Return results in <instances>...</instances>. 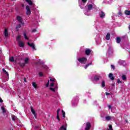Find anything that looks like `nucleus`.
Listing matches in <instances>:
<instances>
[{
	"instance_id": "nucleus-46",
	"label": "nucleus",
	"mask_w": 130,
	"mask_h": 130,
	"mask_svg": "<svg viewBox=\"0 0 130 130\" xmlns=\"http://www.w3.org/2000/svg\"><path fill=\"white\" fill-rule=\"evenodd\" d=\"M54 89H55V90H56V89H57V85H55V86H54Z\"/></svg>"
},
{
	"instance_id": "nucleus-48",
	"label": "nucleus",
	"mask_w": 130,
	"mask_h": 130,
	"mask_svg": "<svg viewBox=\"0 0 130 130\" xmlns=\"http://www.w3.org/2000/svg\"><path fill=\"white\" fill-rule=\"evenodd\" d=\"M23 80H24V82H25V83H27V80L26 79V78H24L23 79Z\"/></svg>"
},
{
	"instance_id": "nucleus-33",
	"label": "nucleus",
	"mask_w": 130,
	"mask_h": 130,
	"mask_svg": "<svg viewBox=\"0 0 130 130\" xmlns=\"http://www.w3.org/2000/svg\"><path fill=\"white\" fill-rule=\"evenodd\" d=\"M50 90L52 91V92H55V88H50Z\"/></svg>"
},
{
	"instance_id": "nucleus-6",
	"label": "nucleus",
	"mask_w": 130,
	"mask_h": 130,
	"mask_svg": "<svg viewBox=\"0 0 130 130\" xmlns=\"http://www.w3.org/2000/svg\"><path fill=\"white\" fill-rule=\"evenodd\" d=\"M17 20L20 23V24H22V25H24V23H23V21H22V17L20 16H18L17 17Z\"/></svg>"
},
{
	"instance_id": "nucleus-38",
	"label": "nucleus",
	"mask_w": 130,
	"mask_h": 130,
	"mask_svg": "<svg viewBox=\"0 0 130 130\" xmlns=\"http://www.w3.org/2000/svg\"><path fill=\"white\" fill-rule=\"evenodd\" d=\"M57 119L59 121L60 120V118H59V115H57Z\"/></svg>"
},
{
	"instance_id": "nucleus-45",
	"label": "nucleus",
	"mask_w": 130,
	"mask_h": 130,
	"mask_svg": "<svg viewBox=\"0 0 130 130\" xmlns=\"http://www.w3.org/2000/svg\"><path fill=\"white\" fill-rule=\"evenodd\" d=\"M2 71H3V73H6V72H7V71H6V70L5 69H3V70H2Z\"/></svg>"
},
{
	"instance_id": "nucleus-52",
	"label": "nucleus",
	"mask_w": 130,
	"mask_h": 130,
	"mask_svg": "<svg viewBox=\"0 0 130 130\" xmlns=\"http://www.w3.org/2000/svg\"><path fill=\"white\" fill-rule=\"evenodd\" d=\"M108 107L109 109H111V106L108 105Z\"/></svg>"
},
{
	"instance_id": "nucleus-20",
	"label": "nucleus",
	"mask_w": 130,
	"mask_h": 130,
	"mask_svg": "<svg viewBox=\"0 0 130 130\" xmlns=\"http://www.w3.org/2000/svg\"><path fill=\"white\" fill-rule=\"evenodd\" d=\"M18 64H19V66H20V67H21V68H24V67H25V66H26L25 63L19 62Z\"/></svg>"
},
{
	"instance_id": "nucleus-8",
	"label": "nucleus",
	"mask_w": 130,
	"mask_h": 130,
	"mask_svg": "<svg viewBox=\"0 0 130 130\" xmlns=\"http://www.w3.org/2000/svg\"><path fill=\"white\" fill-rule=\"evenodd\" d=\"M99 16L101 18H104L105 17V13H104V12L103 11H101L100 13H99Z\"/></svg>"
},
{
	"instance_id": "nucleus-34",
	"label": "nucleus",
	"mask_w": 130,
	"mask_h": 130,
	"mask_svg": "<svg viewBox=\"0 0 130 130\" xmlns=\"http://www.w3.org/2000/svg\"><path fill=\"white\" fill-rule=\"evenodd\" d=\"M59 111H60V109H58L57 110V115H59Z\"/></svg>"
},
{
	"instance_id": "nucleus-25",
	"label": "nucleus",
	"mask_w": 130,
	"mask_h": 130,
	"mask_svg": "<svg viewBox=\"0 0 130 130\" xmlns=\"http://www.w3.org/2000/svg\"><path fill=\"white\" fill-rule=\"evenodd\" d=\"M122 79L123 80V81H125V80H126V76L124 75H122Z\"/></svg>"
},
{
	"instance_id": "nucleus-3",
	"label": "nucleus",
	"mask_w": 130,
	"mask_h": 130,
	"mask_svg": "<svg viewBox=\"0 0 130 130\" xmlns=\"http://www.w3.org/2000/svg\"><path fill=\"white\" fill-rule=\"evenodd\" d=\"M30 111L34 115L35 118H37V114H36V111H35V110H34L33 107L32 106L30 107Z\"/></svg>"
},
{
	"instance_id": "nucleus-7",
	"label": "nucleus",
	"mask_w": 130,
	"mask_h": 130,
	"mask_svg": "<svg viewBox=\"0 0 130 130\" xmlns=\"http://www.w3.org/2000/svg\"><path fill=\"white\" fill-rule=\"evenodd\" d=\"M18 43L19 47H24V46H25L24 43L22 42V41H19V42H18Z\"/></svg>"
},
{
	"instance_id": "nucleus-35",
	"label": "nucleus",
	"mask_w": 130,
	"mask_h": 130,
	"mask_svg": "<svg viewBox=\"0 0 130 130\" xmlns=\"http://www.w3.org/2000/svg\"><path fill=\"white\" fill-rule=\"evenodd\" d=\"M12 120L15 121V119H16V116H15V115L12 116Z\"/></svg>"
},
{
	"instance_id": "nucleus-24",
	"label": "nucleus",
	"mask_w": 130,
	"mask_h": 130,
	"mask_svg": "<svg viewBox=\"0 0 130 130\" xmlns=\"http://www.w3.org/2000/svg\"><path fill=\"white\" fill-rule=\"evenodd\" d=\"M1 109H2V110L3 112V113H6V109L5 108V107H2Z\"/></svg>"
},
{
	"instance_id": "nucleus-21",
	"label": "nucleus",
	"mask_w": 130,
	"mask_h": 130,
	"mask_svg": "<svg viewBox=\"0 0 130 130\" xmlns=\"http://www.w3.org/2000/svg\"><path fill=\"white\" fill-rule=\"evenodd\" d=\"M117 43H120L121 42V39L120 37H117L116 39Z\"/></svg>"
},
{
	"instance_id": "nucleus-40",
	"label": "nucleus",
	"mask_w": 130,
	"mask_h": 130,
	"mask_svg": "<svg viewBox=\"0 0 130 130\" xmlns=\"http://www.w3.org/2000/svg\"><path fill=\"white\" fill-rule=\"evenodd\" d=\"M50 87H54V83H51L50 85Z\"/></svg>"
},
{
	"instance_id": "nucleus-27",
	"label": "nucleus",
	"mask_w": 130,
	"mask_h": 130,
	"mask_svg": "<svg viewBox=\"0 0 130 130\" xmlns=\"http://www.w3.org/2000/svg\"><path fill=\"white\" fill-rule=\"evenodd\" d=\"M102 87L103 88H104V87H105V81H103L102 82Z\"/></svg>"
},
{
	"instance_id": "nucleus-32",
	"label": "nucleus",
	"mask_w": 130,
	"mask_h": 130,
	"mask_svg": "<svg viewBox=\"0 0 130 130\" xmlns=\"http://www.w3.org/2000/svg\"><path fill=\"white\" fill-rule=\"evenodd\" d=\"M23 35L24 36L25 39H26V40H28L29 39L28 38V37H27V35H26V34L25 32L23 34Z\"/></svg>"
},
{
	"instance_id": "nucleus-29",
	"label": "nucleus",
	"mask_w": 130,
	"mask_h": 130,
	"mask_svg": "<svg viewBox=\"0 0 130 130\" xmlns=\"http://www.w3.org/2000/svg\"><path fill=\"white\" fill-rule=\"evenodd\" d=\"M32 86L35 88H37V84H36V82H32Z\"/></svg>"
},
{
	"instance_id": "nucleus-26",
	"label": "nucleus",
	"mask_w": 130,
	"mask_h": 130,
	"mask_svg": "<svg viewBox=\"0 0 130 130\" xmlns=\"http://www.w3.org/2000/svg\"><path fill=\"white\" fill-rule=\"evenodd\" d=\"M20 38H21V36H18L16 38V40L19 42V41H21V40H20Z\"/></svg>"
},
{
	"instance_id": "nucleus-31",
	"label": "nucleus",
	"mask_w": 130,
	"mask_h": 130,
	"mask_svg": "<svg viewBox=\"0 0 130 130\" xmlns=\"http://www.w3.org/2000/svg\"><path fill=\"white\" fill-rule=\"evenodd\" d=\"M107 130H113V128H112V125L109 124V129Z\"/></svg>"
},
{
	"instance_id": "nucleus-12",
	"label": "nucleus",
	"mask_w": 130,
	"mask_h": 130,
	"mask_svg": "<svg viewBox=\"0 0 130 130\" xmlns=\"http://www.w3.org/2000/svg\"><path fill=\"white\" fill-rule=\"evenodd\" d=\"M109 78H110L112 81L114 80V77H113V74L112 73H109Z\"/></svg>"
},
{
	"instance_id": "nucleus-55",
	"label": "nucleus",
	"mask_w": 130,
	"mask_h": 130,
	"mask_svg": "<svg viewBox=\"0 0 130 130\" xmlns=\"http://www.w3.org/2000/svg\"><path fill=\"white\" fill-rule=\"evenodd\" d=\"M110 47H109V50H110Z\"/></svg>"
},
{
	"instance_id": "nucleus-36",
	"label": "nucleus",
	"mask_w": 130,
	"mask_h": 130,
	"mask_svg": "<svg viewBox=\"0 0 130 130\" xmlns=\"http://www.w3.org/2000/svg\"><path fill=\"white\" fill-rule=\"evenodd\" d=\"M117 83H118V84H119V83H122V82H121V81H120V79H118V80H117Z\"/></svg>"
},
{
	"instance_id": "nucleus-17",
	"label": "nucleus",
	"mask_w": 130,
	"mask_h": 130,
	"mask_svg": "<svg viewBox=\"0 0 130 130\" xmlns=\"http://www.w3.org/2000/svg\"><path fill=\"white\" fill-rule=\"evenodd\" d=\"M106 40H109L110 39V34L108 32L106 36Z\"/></svg>"
},
{
	"instance_id": "nucleus-53",
	"label": "nucleus",
	"mask_w": 130,
	"mask_h": 130,
	"mask_svg": "<svg viewBox=\"0 0 130 130\" xmlns=\"http://www.w3.org/2000/svg\"><path fill=\"white\" fill-rule=\"evenodd\" d=\"M21 7H22V8H24V7H25V5L24 4H22Z\"/></svg>"
},
{
	"instance_id": "nucleus-39",
	"label": "nucleus",
	"mask_w": 130,
	"mask_h": 130,
	"mask_svg": "<svg viewBox=\"0 0 130 130\" xmlns=\"http://www.w3.org/2000/svg\"><path fill=\"white\" fill-rule=\"evenodd\" d=\"M111 67L112 69H113V70H115V67L114 65L111 64Z\"/></svg>"
},
{
	"instance_id": "nucleus-23",
	"label": "nucleus",
	"mask_w": 130,
	"mask_h": 130,
	"mask_svg": "<svg viewBox=\"0 0 130 130\" xmlns=\"http://www.w3.org/2000/svg\"><path fill=\"white\" fill-rule=\"evenodd\" d=\"M94 80L95 81H99V76L95 75L94 77Z\"/></svg>"
},
{
	"instance_id": "nucleus-9",
	"label": "nucleus",
	"mask_w": 130,
	"mask_h": 130,
	"mask_svg": "<svg viewBox=\"0 0 130 130\" xmlns=\"http://www.w3.org/2000/svg\"><path fill=\"white\" fill-rule=\"evenodd\" d=\"M86 55H90L91 53V50L90 49H87L85 51Z\"/></svg>"
},
{
	"instance_id": "nucleus-51",
	"label": "nucleus",
	"mask_w": 130,
	"mask_h": 130,
	"mask_svg": "<svg viewBox=\"0 0 130 130\" xmlns=\"http://www.w3.org/2000/svg\"><path fill=\"white\" fill-rule=\"evenodd\" d=\"M5 74H6V75H7V77H9V73L8 72H6Z\"/></svg>"
},
{
	"instance_id": "nucleus-4",
	"label": "nucleus",
	"mask_w": 130,
	"mask_h": 130,
	"mask_svg": "<svg viewBox=\"0 0 130 130\" xmlns=\"http://www.w3.org/2000/svg\"><path fill=\"white\" fill-rule=\"evenodd\" d=\"M91 126V123H90V122H87L86 124V127L84 130H90Z\"/></svg>"
},
{
	"instance_id": "nucleus-50",
	"label": "nucleus",
	"mask_w": 130,
	"mask_h": 130,
	"mask_svg": "<svg viewBox=\"0 0 130 130\" xmlns=\"http://www.w3.org/2000/svg\"><path fill=\"white\" fill-rule=\"evenodd\" d=\"M36 31H37L36 29H33V30H32V32H36Z\"/></svg>"
},
{
	"instance_id": "nucleus-37",
	"label": "nucleus",
	"mask_w": 130,
	"mask_h": 130,
	"mask_svg": "<svg viewBox=\"0 0 130 130\" xmlns=\"http://www.w3.org/2000/svg\"><path fill=\"white\" fill-rule=\"evenodd\" d=\"M39 75L40 77H43V73H42V72H40Z\"/></svg>"
},
{
	"instance_id": "nucleus-14",
	"label": "nucleus",
	"mask_w": 130,
	"mask_h": 130,
	"mask_svg": "<svg viewBox=\"0 0 130 130\" xmlns=\"http://www.w3.org/2000/svg\"><path fill=\"white\" fill-rule=\"evenodd\" d=\"M92 64H93V63L92 62L89 63L88 64H86L84 67V69L85 70H87V69L88 68V67H89V66H92Z\"/></svg>"
},
{
	"instance_id": "nucleus-43",
	"label": "nucleus",
	"mask_w": 130,
	"mask_h": 130,
	"mask_svg": "<svg viewBox=\"0 0 130 130\" xmlns=\"http://www.w3.org/2000/svg\"><path fill=\"white\" fill-rule=\"evenodd\" d=\"M49 86V81H48V83L46 85V87H48Z\"/></svg>"
},
{
	"instance_id": "nucleus-41",
	"label": "nucleus",
	"mask_w": 130,
	"mask_h": 130,
	"mask_svg": "<svg viewBox=\"0 0 130 130\" xmlns=\"http://www.w3.org/2000/svg\"><path fill=\"white\" fill-rule=\"evenodd\" d=\"M82 2L83 4H86V3H87V0H82Z\"/></svg>"
},
{
	"instance_id": "nucleus-49",
	"label": "nucleus",
	"mask_w": 130,
	"mask_h": 130,
	"mask_svg": "<svg viewBox=\"0 0 130 130\" xmlns=\"http://www.w3.org/2000/svg\"><path fill=\"white\" fill-rule=\"evenodd\" d=\"M125 121L126 123H128V121L127 120V119H125Z\"/></svg>"
},
{
	"instance_id": "nucleus-11",
	"label": "nucleus",
	"mask_w": 130,
	"mask_h": 130,
	"mask_svg": "<svg viewBox=\"0 0 130 130\" xmlns=\"http://www.w3.org/2000/svg\"><path fill=\"white\" fill-rule=\"evenodd\" d=\"M25 2L27 3L29 6H33V2H32V0H25Z\"/></svg>"
},
{
	"instance_id": "nucleus-10",
	"label": "nucleus",
	"mask_w": 130,
	"mask_h": 130,
	"mask_svg": "<svg viewBox=\"0 0 130 130\" xmlns=\"http://www.w3.org/2000/svg\"><path fill=\"white\" fill-rule=\"evenodd\" d=\"M4 35L5 37L9 36V32H8V28H5L4 30Z\"/></svg>"
},
{
	"instance_id": "nucleus-1",
	"label": "nucleus",
	"mask_w": 130,
	"mask_h": 130,
	"mask_svg": "<svg viewBox=\"0 0 130 130\" xmlns=\"http://www.w3.org/2000/svg\"><path fill=\"white\" fill-rule=\"evenodd\" d=\"M78 61L80 62V63H86L87 62V58L86 57H81L78 59Z\"/></svg>"
},
{
	"instance_id": "nucleus-22",
	"label": "nucleus",
	"mask_w": 130,
	"mask_h": 130,
	"mask_svg": "<svg viewBox=\"0 0 130 130\" xmlns=\"http://www.w3.org/2000/svg\"><path fill=\"white\" fill-rule=\"evenodd\" d=\"M21 24H18L17 26H16V31H18L19 30V29H20V28H21Z\"/></svg>"
},
{
	"instance_id": "nucleus-44",
	"label": "nucleus",
	"mask_w": 130,
	"mask_h": 130,
	"mask_svg": "<svg viewBox=\"0 0 130 130\" xmlns=\"http://www.w3.org/2000/svg\"><path fill=\"white\" fill-rule=\"evenodd\" d=\"M3 102H4V101H3V99H2L1 98H0V103H3Z\"/></svg>"
},
{
	"instance_id": "nucleus-18",
	"label": "nucleus",
	"mask_w": 130,
	"mask_h": 130,
	"mask_svg": "<svg viewBox=\"0 0 130 130\" xmlns=\"http://www.w3.org/2000/svg\"><path fill=\"white\" fill-rule=\"evenodd\" d=\"M124 14L126 15V16H130V11L127 10H125Z\"/></svg>"
},
{
	"instance_id": "nucleus-19",
	"label": "nucleus",
	"mask_w": 130,
	"mask_h": 130,
	"mask_svg": "<svg viewBox=\"0 0 130 130\" xmlns=\"http://www.w3.org/2000/svg\"><path fill=\"white\" fill-rule=\"evenodd\" d=\"M9 61H11V62H14V61H15V58L13 56L9 58Z\"/></svg>"
},
{
	"instance_id": "nucleus-2",
	"label": "nucleus",
	"mask_w": 130,
	"mask_h": 130,
	"mask_svg": "<svg viewBox=\"0 0 130 130\" xmlns=\"http://www.w3.org/2000/svg\"><path fill=\"white\" fill-rule=\"evenodd\" d=\"M26 10V14L27 16H30L31 15V9H30V6L29 5H27L25 8Z\"/></svg>"
},
{
	"instance_id": "nucleus-28",
	"label": "nucleus",
	"mask_w": 130,
	"mask_h": 130,
	"mask_svg": "<svg viewBox=\"0 0 130 130\" xmlns=\"http://www.w3.org/2000/svg\"><path fill=\"white\" fill-rule=\"evenodd\" d=\"M62 117H63V118H65V117H66V112H64L63 110H62Z\"/></svg>"
},
{
	"instance_id": "nucleus-16",
	"label": "nucleus",
	"mask_w": 130,
	"mask_h": 130,
	"mask_svg": "<svg viewBox=\"0 0 130 130\" xmlns=\"http://www.w3.org/2000/svg\"><path fill=\"white\" fill-rule=\"evenodd\" d=\"M87 7H88V11H91V10L93 9V5H92V4L88 5Z\"/></svg>"
},
{
	"instance_id": "nucleus-47",
	"label": "nucleus",
	"mask_w": 130,
	"mask_h": 130,
	"mask_svg": "<svg viewBox=\"0 0 130 130\" xmlns=\"http://www.w3.org/2000/svg\"><path fill=\"white\" fill-rule=\"evenodd\" d=\"M106 95L107 96H108V95H110V93L109 92H106Z\"/></svg>"
},
{
	"instance_id": "nucleus-54",
	"label": "nucleus",
	"mask_w": 130,
	"mask_h": 130,
	"mask_svg": "<svg viewBox=\"0 0 130 130\" xmlns=\"http://www.w3.org/2000/svg\"><path fill=\"white\" fill-rule=\"evenodd\" d=\"M43 69H46L47 66H43Z\"/></svg>"
},
{
	"instance_id": "nucleus-5",
	"label": "nucleus",
	"mask_w": 130,
	"mask_h": 130,
	"mask_svg": "<svg viewBox=\"0 0 130 130\" xmlns=\"http://www.w3.org/2000/svg\"><path fill=\"white\" fill-rule=\"evenodd\" d=\"M27 45L29 46L30 47H31L32 48L33 50H36V48H35V45L34 43H27Z\"/></svg>"
},
{
	"instance_id": "nucleus-30",
	"label": "nucleus",
	"mask_w": 130,
	"mask_h": 130,
	"mask_svg": "<svg viewBox=\"0 0 130 130\" xmlns=\"http://www.w3.org/2000/svg\"><path fill=\"white\" fill-rule=\"evenodd\" d=\"M106 120H108V121L110 120V119H111V117L106 116Z\"/></svg>"
},
{
	"instance_id": "nucleus-42",
	"label": "nucleus",
	"mask_w": 130,
	"mask_h": 130,
	"mask_svg": "<svg viewBox=\"0 0 130 130\" xmlns=\"http://www.w3.org/2000/svg\"><path fill=\"white\" fill-rule=\"evenodd\" d=\"M50 81H51V82H55V79H50Z\"/></svg>"
},
{
	"instance_id": "nucleus-13",
	"label": "nucleus",
	"mask_w": 130,
	"mask_h": 130,
	"mask_svg": "<svg viewBox=\"0 0 130 130\" xmlns=\"http://www.w3.org/2000/svg\"><path fill=\"white\" fill-rule=\"evenodd\" d=\"M59 130H67V126L62 125L59 128Z\"/></svg>"
},
{
	"instance_id": "nucleus-15",
	"label": "nucleus",
	"mask_w": 130,
	"mask_h": 130,
	"mask_svg": "<svg viewBox=\"0 0 130 130\" xmlns=\"http://www.w3.org/2000/svg\"><path fill=\"white\" fill-rule=\"evenodd\" d=\"M24 62L25 64H28L29 63V58H25L24 60Z\"/></svg>"
}]
</instances>
